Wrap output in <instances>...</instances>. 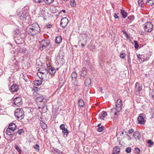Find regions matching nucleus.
<instances>
[{
    "mask_svg": "<svg viewBox=\"0 0 154 154\" xmlns=\"http://www.w3.org/2000/svg\"><path fill=\"white\" fill-rule=\"evenodd\" d=\"M148 143L149 144H150L151 145H152L153 144V142H152V141L150 140H148Z\"/></svg>",
    "mask_w": 154,
    "mask_h": 154,
    "instance_id": "51",
    "label": "nucleus"
},
{
    "mask_svg": "<svg viewBox=\"0 0 154 154\" xmlns=\"http://www.w3.org/2000/svg\"><path fill=\"white\" fill-rule=\"evenodd\" d=\"M138 123L140 124H143L145 122V120L143 117L142 116H139L137 119Z\"/></svg>",
    "mask_w": 154,
    "mask_h": 154,
    "instance_id": "17",
    "label": "nucleus"
},
{
    "mask_svg": "<svg viewBox=\"0 0 154 154\" xmlns=\"http://www.w3.org/2000/svg\"><path fill=\"white\" fill-rule=\"evenodd\" d=\"M48 72V70H47L45 68L42 67L40 68L38 70V72L37 73H43L45 72L46 73V72Z\"/></svg>",
    "mask_w": 154,
    "mask_h": 154,
    "instance_id": "20",
    "label": "nucleus"
},
{
    "mask_svg": "<svg viewBox=\"0 0 154 154\" xmlns=\"http://www.w3.org/2000/svg\"><path fill=\"white\" fill-rule=\"evenodd\" d=\"M60 25L62 27V29L64 30L66 32V27L67 25V18L66 17L61 19Z\"/></svg>",
    "mask_w": 154,
    "mask_h": 154,
    "instance_id": "6",
    "label": "nucleus"
},
{
    "mask_svg": "<svg viewBox=\"0 0 154 154\" xmlns=\"http://www.w3.org/2000/svg\"><path fill=\"white\" fill-rule=\"evenodd\" d=\"M15 116L19 120L22 119L24 116V112L22 109H17L14 112Z\"/></svg>",
    "mask_w": 154,
    "mask_h": 154,
    "instance_id": "3",
    "label": "nucleus"
},
{
    "mask_svg": "<svg viewBox=\"0 0 154 154\" xmlns=\"http://www.w3.org/2000/svg\"><path fill=\"white\" fill-rule=\"evenodd\" d=\"M100 91L101 92H102V91H103V89L102 88H100Z\"/></svg>",
    "mask_w": 154,
    "mask_h": 154,
    "instance_id": "60",
    "label": "nucleus"
},
{
    "mask_svg": "<svg viewBox=\"0 0 154 154\" xmlns=\"http://www.w3.org/2000/svg\"><path fill=\"white\" fill-rule=\"evenodd\" d=\"M19 89V86L16 84H14L11 87V91L14 92L17 91Z\"/></svg>",
    "mask_w": 154,
    "mask_h": 154,
    "instance_id": "14",
    "label": "nucleus"
},
{
    "mask_svg": "<svg viewBox=\"0 0 154 154\" xmlns=\"http://www.w3.org/2000/svg\"><path fill=\"white\" fill-rule=\"evenodd\" d=\"M138 3L139 5L140 6L141 8H143L144 7V3L143 0H138Z\"/></svg>",
    "mask_w": 154,
    "mask_h": 154,
    "instance_id": "32",
    "label": "nucleus"
},
{
    "mask_svg": "<svg viewBox=\"0 0 154 154\" xmlns=\"http://www.w3.org/2000/svg\"><path fill=\"white\" fill-rule=\"evenodd\" d=\"M26 31L27 33L31 36L34 35L38 33L29 27L26 29Z\"/></svg>",
    "mask_w": 154,
    "mask_h": 154,
    "instance_id": "11",
    "label": "nucleus"
},
{
    "mask_svg": "<svg viewBox=\"0 0 154 154\" xmlns=\"http://www.w3.org/2000/svg\"><path fill=\"white\" fill-rule=\"evenodd\" d=\"M100 125H101V124H99L97 126L99 128V127H100Z\"/></svg>",
    "mask_w": 154,
    "mask_h": 154,
    "instance_id": "62",
    "label": "nucleus"
},
{
    "mask_svg": "<svg viewBox=\"0 0 154 154\" xmlns=\"http://www.w3.org/2000/svg\"><path fill=\"white\" fill-rule=\"evenodd\" d=\"M61 12H63V13H65L66 12V11L64 10H62L60 12V13H61Z\"/></svg>",
    "mask_w": 154,
    "mask_h": 154,
    "instance_id": "56",
    "label": "nucleus"
},
{
    "mask_svg": "<svg viewBox=\"0 0 154 154\" xmlns=\"http://www.w3.org/2000/svg\"><path fill=\"white\" fill-rule=\"evenodd\" d=\"M28 27L38 33L39 32L40 29V27L37 23H33Z\"/></svg>",
    "mask_w": 154,
    "mask_h": 154,
    "instance_id": "8",
    "label": "nucleus"
},
{
    "mask_svg": "<svg viewBox=\"0 0 154 154\" xmlns=\"http://www.w3.org/2000/svg\"><path fill=\"white\" fill-rule=\"evenodd\" d=\"M125 53H121L120 54V57L122 58H124L125 56Z\"/></svg>",
    "mask_w": 154,
    "mask_h": 154,
    "instance_id": "49",
    "label": "nucleus"
},
{
    "mask_svg": "<svg viewBox=\"0 0 154 154\" xmlns=\"http://www.w3.org/2000/svg\"><path fill=\"white\" fill-rule=\"evenodd\" d=\"M82 37H84L86 39V40L84 41V42H82L81 41H79L78 42V45H81L82 48H83L85 46V45L86 44V40L87 37V36L84 34L82 35Z\"/></svg>",
    "mask_w": 154,
    "mask_h": 154,
    "instance_id": "18",
    "label": "nucleus"
},
{
    "mask_svg": "<svg viewBox=\"0 0 154 154\" xmlns=\"http://www.w3.org/2000/svg\"><path fill=\"white\" fill-rule=\"evenodd\" d=\"M120 111H117V107L116 106V108H113L111 109L110 113L112 114H114L115 115H117V112H119Z\"/></svg>",
    "mask_w": 154,
    "mask_h": 154,
    "instance_id": "25",
    "label": "nucleus"
},
{
    "mask_svg": "<svg viewBox=\"0 0 154 154\" xmlns=\"http://www.w3.org/2000/svg\"><path fill=\"white\" fill-rule=\"evenodd\" d=\"M103 129L104 127L101 126V127H99L98 128L97 131L98 132H100L102 131L103 130Z\"/></svg>",
    "mask_w": 154,
    "mask_h": 154,
    "instance_id": "42",
    "label": "nucleus"
},
{
    "mask_svg": "<svg viewBox=\"0 0 154 154\" xmlns=\"http://www.w3.org/2000/svg\"><path fill=\"white\" fill-rule=\"evenodd\" d=\"M24 13H23V11H21L19 12L18 14H17V17L19 18L21 17V16Z\"/></svg>",
    "mask_w": 154,
    "mask_h": 154,
    "instance_id": "45",
    "label": "nucleus"
},
{
    "mask_svg": "<svg viewBox=\"0 0 154 154\" xmlns=\"http://www.w3.org/2000/svg\"><path fill=\"white\" fill-rule=\"evenodd\" d=\"M51 151L54 154H61L62 152H61L59 149L53 148L51 149Z\"/></svg>",
    "mask_w": 154,
    "mask_h": 154,
    "instance_id": "24",
    "label": "nucleus"
},
{
    "mask_svg": "<svg viewBox=\"0 0 154 154\" xmlns=\"http://www.w3.org/2000/svg\"><path fill=\"white\" fill-rule=\"evenodd\" d=\"M107 113L105 111H103V113L101 116L99 115V117L101 119H103L104 118L107 116Z\"/></svg>",
    "mask_w": 154,
    "mask_h": 154,
    "instance_id": "30",
    "label": "nucleus"
},
{
    "mask_svg": "<svg viewBox=\"0 0 154 154\" xmlns=\"http://www.w3.org/2000/svg\"><path fill=\"white\" fill-rule=\"evenodd\" d=\"M49 69V73L51 74H54L56 72V70L54 67H52L51 66H50Z\"/></svg>",
    "mask_w": 154,
    "mask_h": 154,
    "instance_id": "22",
    "label": "nucleus"
},
{
    "mask_svg": "<svg viewBox=\"0 0 154 154\" xmlns=\"http://www.w3.org/2000/svg\"><path fill=\"white\" fill-rule=\"evenodd\" d=\"M36 100L37 102H43L44 103H45L46 102V100L43 95L37 97Z\"/></svg>",
    "mask_w": 154,
    "mask_h": 154,
    "instance_id": "19",
    "label": "nucleus"
},
{
    "mask_svg": "<svg viewBox=\"0 0 154 154\" xmlns=\"http://www.w3.org/2000/svg\"><path fill=\"white\" fill-rule=\"evenodd\" d=\"M120 151L119 147L118 146H116L113 149L112 154H119Z\"/></svg>",
    "mask_w": 154,
    "mask_h": 154,
    "instance_id": "21",
    "label": "nucleus"
},
{
    "mask_svg": "<svg viewBox=\"0 0 154 154\" xmlns=\"http://www.w3.org/2000/svg\"><path fill=\"white\" fill-rule=\"evenodd\" d=\"M140 55L139 54L138 56H137V57L138 58V59L139 60L141 58L140 57Z\"/></svg>",
    "mask_w": 154,
    "mask_h": 154,
    "instance_id": "59",
    "label": "nucleus"
},
{
    "mask_svg": "<svg viewBox=\"0 0 154 154\" xmlns=\"http://www.w3.org/2000/svg\"><path fill=\"white\" fill-rule=\"evenodd\" d=\"M134 47L135 48L137 49L138 48L139 46L137 43V42L136 41H134Z\"/></svg>",
    "mask_w": 154,
    "mask_h": 154,
    "instance_id": "46",
    "label": "nucleus"
},
{
    "mask_svg": "<svg viewBox=\"0 0 154 154\" xmlns=\"http://www.w3.org/2000/svg\"><path fill=\"white\" fill-rule=\"evenodd\" d=\"M114 17L116 19L119 18V16L117 15V14H114Z\"/></svg>",
    "mask_w": 154,
    "mask_h": 154,
    "instance_id": "53",
    "label": "nucleus"
},
{
    "mask_svg": "<svg viewBox=\"0 0 154 154\" xmlns=\"http://www.w3.org/2000/svg\"><path fill=\"white\" fill-rule=\"evenodd\" d=\"M34 90L35 91H38V88L37 87H35V89H34Z\"/></svg>",
    "mask_w": 154,
    "mask_h": 154,
    "instance_id": "57",
    "label": "nucleus"
},
{
    "mask_svg": "<svg viewBox=\"0 0 154 154\" xmlns=\"http://www.w3.org/2000/svg\"><path fill=\"white\" fill-rule=\"evenodd\" d=\"M142 89V87L141 85L137 82L135 84L134 91L135 93H139L140 92Z\"/></svg>",
    "mask_w": 154,
    "mask_h": 154,
    "instance_id": "12",
    "label": "nucleus"
},
{
    "mask_svg": "<svg viewBox=\"0 0 154 154\" xmlns=\"http://www.w3.org/2000/svg\"><path fill=\"white\" fill-rule=\"evenodd\" d=\"M16 127V126L14 124L11 123L9 125L8 128L6 130V133L8 136V140L11 142L15 139L17 133H15L14 131Z\"/></svg>",
    "mask_w": 154,
    "mask_h": 154,
    "instance_id": "1",
    "label": "nucleus"
},
{
    "mask_svg": "<svg viewBox=\"0 0 154 154\" xmlns=\"http://www.w3.org/2000/svg\"><path fill=\"white\" fill-rule=\"evenodd\" d=\"M133 136L136 140H139L141 138V135L138 132L136 131L134 133Z\"/></svg>",
    "mask_w": 154,
    "mask_h": 154,
    "instance_id": "16",
    "label": "nucleus"
},
{
    "mask_svg": "<svg viewBox=\"0 0 154 154\" xmlns=\"http://www.w3.org/2000/svg\"><path fill=\"white\" fill-rule=\"evenodd\" d=\"M14 148L19 153L21 154V149L17 145H15L14 146Z\"/></svg>",
    "mask_w": 154,
    "mask_h": 154,
    "instance_id": "35",
    "label": "nucleus"
},
{
    "mask_svg": "<svg viewBox=\"0 0 154 154\" xmlns=\"http://www.w3.org/2000/svg\"><path fill=\"white\" fill-rule=\"evenodd\" d=\"M26 16L24 14L19 17V19L22 20H25L26 19Z\"/></svg>",
    "mask_w": 154,
    "mask_h": 154,
    "instance_id": "39",
    "label": "nucleus"
},
{
    "mask_svg": "<svg viewBox=\"0 0 154 154\" xmlns=\"http://www.w3.org/2000/svg\"><path fill=\"white\" fill-rule=\"evenodd\" d=\"M135 152L137 153V154H139L140 153V149L138 148H136L135 149Z\"/></svg>",
    "mask_w": 154,
    "mask_h": 154,
    "instance_id": "47",
    "label": "nucleus"
},
{
    "mask_svg": "<svg viewBox=\"0 0 154 154\" xmlns=\"http://www.w3.org/2000/svg\"><path fill=\"white\" fill-rule=\"evenodd\" d=\"M14 38L15 42L17 44H20L23 42V38L22 36L20 35L18 30L14 31Z\"/></svg>",
    "mask_w": 154,
    "mask_h": 154,
    "instance_id": "2",
    "label": "nucleus"
},
{
    "mask_svg": "<svg viewBox=\"0 0 154 154\" xmlns=\"http://www.w3.org/2000/svg\"><path fill=\"white\" fill-rule=\"evenodd\" d=\"M62 41V38L60 36H58L56 37L55 39V42L56 43L59 44Z\"/></svg>",
    "mask_w": 154,
    "mask_h": 154,
    "instance_id": "29",
    "label": "nucleus"
},
{
    "mask_svg": "<svg viewBox=\"0 0 154 154\" xmlns=\"http://www.w3.org/2000/svg\"><path fill=\"white\" fill-rule=\"evenodd\" d=\"M153 26L150 22L145 23L144 25V29L145 31L150 32L153 29Z\"/></svg>",
    "mask_w": 154,
    "mask_h": 154,
    "instance_id": "5",
    "label": "nucleus"
},
{
    "mask_svg": "<svg viewBox=\"0 0 154 154\" xmlns=\"http://www.w3.org/2000/svg\"><path fill=\"white\" fill-rule=\"evenodd\" d=\"M51 24H49L47 26V27L48 28H50L51 27Z\"/></svg>",
    "mask_w": 154,
    "mask_h": 154,
    "instance_id": "58",
    "label": "nucleus"
},
{
    "mask_svg": "<svg viewBox=\"0 0 154 154\" xmlns=\"http://www.w3.org/2000/svg\"><path fill=\"white\" fill-rule=\"evenodd\" d=\"M13 63H14V65H15V66H14L15 67L17 66V67H18V63L17 62V61L16 59H14L13 60Z\"/></svg>",
    "mask_w": 154,
    "mask_h": 154,
    "instance_id": "44",
    "label": "nucleus"
},
{
    "mask_svg": "<svg viewBox=\"0 0 154 154\" xmlns=\"http://www.w3.org/2000/svg\"><path fill=\"white\" fill-rule=\"evenodd\" d=\"M85 104L83 100L82 99H80L78 101L79 106L81 107H82Z\"/></svg>",
    "mask_w": 154,
    "mask_h": 154,
    "instance_id": "31",
    "label": "nucleus"
},
{
    "mask_svg": "<svg viewBox=\"0 0 154 154\" xmlns=\"http://www.w3.org/2000/svg\"><path fill=\"white\" fill-rule=\"evenodd\" d=\"M131 148L130 147H128L126 148L125 151L127 153H129L131 151Z\"/></svg>",
    "mask_w": 154,
    "mask_h": 154,
    "instance_id": "41",
    "label": "nucleus"
},
{
    "mask_svg": "<svg viewBox=\"0 0 154 154\" xmlns=\"http://www.w3.org/2000/svg\"><path fill=\"white\" fill-rule=\"evenodd\" d=\"M87 73L86 68L84 67L80 72V74L81 77L83 78L85 77Z\"/></svg>",
    "mask_w": 154,
    "mask_h": 154,
    "instance_id": "15",
    "label": "nucleus"
},
{
    "mask_svg": "<svg viewBox=\"0 0 154 154\" xmlns=\"http://www.w3.org/2000/svg\"><path fill=\"white\" fill-rule=\"evenodd\" d=\"M122 32H123V34H126L127 33L125 31H124V30Z\"/></svg>",
    "mask_w": 154,
    "mask_h": 154,
    "instance_id": "61",
    "label": "nucleus"
},
{
    "mask_svg": "<svg viewBox=\"0 0 154 154\" xmlns=\"http://www.w3.org/2000/svg\"><path fill=\"white\" fill-rule=\"evenodd\" d=\"M88 47L89 48V49L93 51H95V47L94 45H88Z\"/></svg>",
    "mask_w": 154,
    "mask_h": 154,
    "instance_id": "34",
    "label": "nucleus"
},
{
    "mask_svg": "<svg viewBox=\"0 0 154 154\" xmlns=\"http://www.w3.org/2000/svg\"><path fill=\"white\" fill-rule=\"evenodd\" d=\"M152 117L154 118V114L152 115Z\"/></svg>",
    "mask_w": 154,
    "mask_h": 154,
    "instance_id": "64",
    "label": "nucleus"
},
{
    "mask_svg": "<svg viewBox=\"0 0 154 154\" xmlns=\"http://www.w3.org/2000/svg\"><path fill=\"white\" fill-rule=\"evenodd\" d=\"M50 42L49 40L43 39L41 42L40 45L39 49L40 51H43L44 48L48 46L50 44Z\"/></svg>",
    "mask_w": 154,
    "mask_h": 154,
    "instance_id": "4",
    "label": "nucleus"
},
{
    "mask_svg": "<svg viewBox=\"0 0 154 154\" xmlns=\"http://www.w3.org/2000/svg\"><path fill=\"white\" fill-rule=\"evenodd\" d=\"M60 128L62 130V132L63 134V135L65 137L67 136V129L65 128L64 124H62L60 126Z\"/></svg>",
    "mask_w": 154,
    "mask_h": 154,
    "instance_id": "13",
    "label": "nucleus"
},
{
    "mask_svg": "<svg viewBox=\"0 0 154 154\" xmlns=\"http://www.w3.org/2000/svg\"><path fill=\"white\" fill-rule=\"evenodd\" d=\"M14 105L17 106H19L22 104V99L20 97L15 98L14 100Z\"/></svg>",
    "mask_w": 154,
    "mask_h": 154,
    "instance_id": "9",
    "label": "nucleus"
},
{
    "mask_svg": "<svg viewBox=\"0 0 154 154\" xmlns=\"http://www.w3.org/2000/svg\"><path fill=\"white\" fill-rule=\"evenodd\" d=\"M70 5L72 7H75L76 5L74 0H70Z\"/></svg>",
    "mask_w": 154,
    "mask_h": 154,
    "instance_id": "37",
    "label": "nucleus"
},
{
    "mask_svg": "<svg viewBox=\"0 0 154 154\" xmlns=\"http://www.w3.org/2000/svg\"><path fill=\"white\" fill-rule=\"evenodd\" d=\"M146 4L149 6H152L154 4V0H146Z\"/></svg>",
    "mask_w": 154,
    "mask_h": 154,
    "instance_id": "26",
    "label": "nucleus"
},
{
    "mask_svg": "<svg viewBox=\"0 0 154 154\" xmlns=\"http://www.w3.org/2000/svg\"><path fill=\"white\" fill-rule=\"evenodd\" d=\"M42 83V81L41 80H36L34 82V84L35 85H40Z\"/></svg>",
    "mask_w": 154,
    "mask_h": 154,
    "instance_id": "33",
    "label": "nucleus"
},
{
    "mask_svg": "<svg viewBox=\"0 0 154 154\" xmlns=\"http://www.w3.org/2000/svg\"><path fill=\"white\" fill-rule=\"evenodd\" d=\"M149 95L150 97L154 98V89H152L150 90L149 92Z\"/></svg>",
    "mask_w": 154,
    "mask_h": 154,
    "instance_id": "36",
    "label": "nucleus"
},
{
    "mask_svg": "<svg viewBox=\"0 0 154 154\" xmlns=\"http://www.w3.org/2000/svg\"><path fill=\"white\" fill-rule=\"evenodd\" d=\"M19 51L21 53H25V52L26 51L25 49L24 48H20Z\"/></svg>",
    "mask_w": 154,
    "mask_h": 154,
    "instance_id": "43",
    "label": "nucleus"
},
{
    "mask_svg": "<svg viewBox=\"0 0 154 154\" xmlns=\"http://www.w3.org/2000/svg\"><path fill=\"white\" fill-rule=\"evenodd\" d=\"M54 1V0H44V2L47 4H50L52 3Z\"/></svg>",
    "mask_w": 154,
    "mask_h": 154,
    "instance_id": "40",
    "label": "nucleus"
},
{
    "mask_svg": "<svg viewBox=\"0 0 154 154\" xmlns=\"http://www.w3.org/2000/svg\"><path fill=\"white\" fill-rule=\"evenodd\" d=\"M17 132L18 133V134L20 135L21 134L22 132V130H19Z\"/></svg>",
    "mask_w": 154,
    "mask_h": 154,
    "instance_id": "54",
    "label": "nucleus"
},
{
    "mask_svg": "<svg viewBox=\"0 0 154 154\" xmlns=\"http://www.w3.org/2000/svg\"><path fill=\"white\" fill-rule=\"evenodd\" d=\"M134 131L133 129H130L128 131V132L129 134H132Z\"/></svg>",
    "mask_w": 154,
    "mask_h": 154,
    "instance_id": "52",
    "label": "nucleus"
},
{
    "mask_svg": "<svg viewBox=\"0 0 154 154\" xmlns=\"http://www.w3.org/2000/svg\"><path fill=\"white\" fill-rule=\"evenodd\" d=\"M43 1H44V0H37L34 1L37 3H40L43 2Z\"/></svg>",
    "mask_w": 154,
    "mask_h": 154,
    "instance_id": "50",
    "label": "nucleus"
},
{
    "mask_svg": "<svg viewBox=\"0 0 154 154\" xmlns=\"http://www.w3.org/2000/svg\"><path fill=\"white\" fill-rule=\"evenodd\" d=\"M42 73H37V75L38 76L40 79H44L45 80H48L50 78V75L48 72Z\"/></svg>",
    "mask_w": 154,
    "mask_h": 154,
    "instance_id": "7",
    "label": "nucleus"
},
{
    "mask_svg": "<svg viewBox=\"0 0 154 154\" xmlns=\"http://www.w3.org/2000/svg\"><path fill=\"white\" fill-rule=\"evenodd\" d=\"M34 148L37 149L38 151L40 149L39 146L38 144H35L34 146Z\"/></svg>",
    "mask_w": 154,
    "mask_h": 154,
    "instance_id": "48",
    "label": "nucleus"
},
{
    "mask_svg": "<svg viewBox=\"0 0 154 154\" xmlns=\"http://www.w3.org/2000/svg\"><path fill=\"white\" fill-rule=\"evenodd\" d=\"M122 103L121 100L119 99L116 103V106L117 107V110L120 111L122 109Z\"/></svg>",
    "mask_w": 154,
    "mask_h": 154,
    "instance_id": "10",
    "label": "nucleus"
},
{
    "mask_svg": "<svg viewBox=\"0 0 154 154\" xmlns=\"http://www.w3.org/2000/svg\"><path fill=\"white\" fill-rule=\"evenodd\" d=\"M125 36L127 38H128L129 37V36L128 34L126 33L125 34Z\"/></svg>",
    "mask_w": 154,
    "mask_h": 154,
    "instance_id": "55",
    "label": "nucleus"
},
{
    "mask_svg": "<svg viewBox=\"0 0 154 154\" xmlns=\"http://www.w3.org/2000/svg\"><path fill=\"white\" fill-rule=\"evenodd\" d=\"M91 81L89 78H87L85 79V84L86 86L89 87L90 86Z\"/></svg>",
    "mask_w": 154,
    "mask_h": 154,
    "instance_id": "23",
    "label": "nucleus"
},
{
    "mask_svg": "<svg viewBox=\"0 0 154 154\" xmlns=\"http://www.w3.org/2000/svg\"><path fill=\"white\" fill-rule=\"evenodd\" d=\"M24 79V80H25V81H27V79Z\"/></svg>",
    "mask_w": 154,
    "mask_h": 154,
    "instance_id": "63",
    "label": "nucleus"
},
{
    "mask_svg": "<svg viewBox=\"0 0 154 154\" xmlns=\"http://www.w3.org/2000/svg\"><path fill=\"white\" fill-rule=\"evenodd\" d=\"M40 123L41 125L42 128L43 129H46L47 128V125L45 123H44L42 121H40Z\"/></svg>",
    "mask_w": 154,
    "mask_h": 154,
    "instance_id": "28",
    "label": "nucleus"
},
{
    "mask_svg": "<svg viewBox=\"0 0 154 154\" xmlns=\"http://www.w3.org/2000/svg\"><path fill=\"white\" fill-rule=\"evenodd\" d=\"M121 13L124 18H125L127 16V13L124 10H121Z\"/></svg>",
    "mask_w": 154,
    "mask_h": 154,
    "instance_id": "27",
    "label": "nucleus"
},
{
    "mask_svg": "<svg viewBox=\"0 0 154 154\" xmlns=\"http://www.w3.org/2000/svg\"><path fill=\"white\" fill-rule=\"evenodd\" d=\"M71 75L72 79H75L77 77V75L75 72H74L72 73Z\"/></svg>",
    "mask_w": 154,
    "mask_h": 154,
    "instance_id": "38",
    "label": "nucleus"
}]
</instances>
